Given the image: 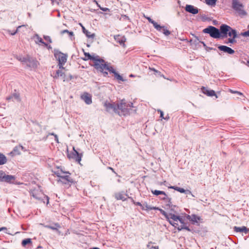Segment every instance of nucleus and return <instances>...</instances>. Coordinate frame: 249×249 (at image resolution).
<instances>
[{
  "label": "nucleus",
  "instance_id": "45",
  "mask_svg": "<svg viewBox=\"0 0 249 249\" xmlns=\"http://www.w3.org/2000/svg\"><path fill=\"white\" fill-rule=\"evenodd\" d=\"M19 149H20V147H18V146H15L12 152L15 154L18 155L20 154Z\"/></svg>",
  "mask_w": 249,
  "mask_h": 249
},
{
  "label": "nucleus",
  "instance_id": "22",
  "mask_svg": "<svg viewBox=\"0 0 249 249\" xmlns=\"http://www.w3.org/2000/svg\"><path fill=\"white\" fill-rule=\"evenodd\" d=\"M160 28L156 29L158 31L162 33L165 36H168L171 34L170 31H169L166 27L164 26H160Z\"/></svg>",
  "mask_w": 249,
  "mask_h": 249
},
{
  "label": "nucleus",
  "instance_id": "52",
  "mask_svg": "<svg viewBox=\"0 0 249 249\" xmlns=\"http://www.w3.org/2000/svg\"><path fill=\"white\" fill-rule=\"evenodd\" d=\"M51 135H53L54 136V139H55V141L57 142H58V136L57 135L55 134L54 133H51L50 134Z\"/></svg>",
  "mask_w": 249,
  "mask_h": 249
},
{
  "label": "nucleus",
  "instance_id": "38",
  "mask_svg": "<svg viewBox=\"0 0 249 249\" xmlns=\"http://www.w3.org/2000/svg\"><path fill=\"white\" fill-rule=\"evenodd\" d=\"M177 229L178 231H181L183 229H185L189 231H191L192 230L189 228V227L185 225V224L184 225H182L180 226V227H177Z\"/></svg>",
  "mask_w": 249,
  "mask_h": 249
},
{
  "label": "nucleus",
  "instance_id": "32",
  "mask_svg": "<svg viewBox=\"0 0 249 249\" xmlns=\"http://www.w3.org/2000/svg\"><path fill=\"white\" fill-rule=\"evenodd\" d=\"M169 188L174 189L176 191H177L181 193H184L186 192V190L183 188H180L175 186H171L169 187Z\"/></svg>",
  "mask_w": 249,
  "mask_h": 249
},
{
  "label": "nucleus",
  "instance_id": "64",
  "mask_svg": "<svg viewBox=\"0 0 249 249\" xmlns=\"http://www.w3.org/2000/svg\"><path fill=\"white\" fill-rule=\"evenodd\" d=\"M129 77H136V75H134L133 74H131L129 75Z\"/></svg>",
  "mask_w": 249,
  "mask_h": 249
},
{
  "label": "nucleus",
  "instance_id": "8",
  "mask_svg": "<svg viewBox=\"0 0 249 249\" xmlns=\"http://www.w3.org/2000/svg\"><path fill=\"white\" fill-rule=\"evenodd\" d=\"M16 178L13 175H6L2 170L0 171V182H5L7 183H13L15 180Z\"/></svg>",
  "mask_w": 249,
  "mask_h": 249
},
{
  "label": "nucleus",
  "instance_id": "24",
  "mask_svg": "<svg viewBox=\"0 0 249 249\" xmlns=\"http://www.w3.org/2000/svg\"><path fill=\"white\" fill-rule=\"evenodd\" d=\"M187 218L188 220L192 221L193 223H198V220L200 219V217L196 216L195 214L187 215Z\"/></svg>",
  "mask_w": 249,
  "mask_h": 249
},
{
  "label": "nucleus",
  "instance_id": "41",
  "mask_svg": "<svg viewBox=\"0 0 249 249\" xmlns=\"http://www.w3.org/2000/svg\"><path fill=\"white\" fill-rule=\"evenodd\" d=\"M4 231L5 233L8 234H10V235H14V234H16L18 233V232H16L14 233H10L9 232H8L7 231V228L6 227H4L0 228V231Z\"/></svg>",
  "mask_w": 249,
  "mask_h": 249
},
{
  "label": "nucleus",
  "instance_id": "28",
  "mask_svg": "<svg viewBox=\"0 0 249 249\" xmlns=\"http://www.w3.org/2000/svg\"><path fill=\"white\" fill-rule=\"evenodd\" d=\"M45 227L48 228V229H50L53 230L58 231V228H60V226L58 223H56L54 224V226L46 225V226H45Z\"/></svg>",
  "mask_w": 249,
  "mask_h": 249
},
{
  "label": "nucleus",
  "instance_id": "56",
  "mask_svg": "<svg viewBox=\"0 0 249 249\" xmlns=\"http://www.w3.org/2000/svg\"><path fill=\"white\" fill-rule=\"evenodd\" d=\"M149 69L151 70V71H154L155 72H159V75H160V72L159 71H157L156 70L155 68H149Z\"/></svg>",
  "mask_w": 249,
  "mask_h": 249
},
{
  "label": "nucleus",
  "instance_id": "54",
  "mask_svg": "<svg viewBox=\"0 0 249 249\" xmlns=\"http://www.w3.org/2000/svg\"><path fill=\"white\" fill-rule=\"evenodd\" d=\"M21 26H19L15 32L11 33L10 34L12 36L15 35L18 32V29L21 28Z\"/></svg>",
  "mask_w": 249,
  "mask_h": 249
},
{
  "label": "nucleus",
  "instance_id": "4",
  "mask_svg": "<svg viewBox=\"0 0 249 249\" xmlns=\"http://www.w3.org/2000/svg\"><path fill=\"white\" fill-rule=\"evenodd\" d=\"M54 56L58 61V66L60 69H64L63 66L66 63L68 55L58 50H54Z\"/></svg>",
  "mask_w": 249,
  "mask_h": 249
},
{
  "label": "nucleus",
  "instance_id": "33",
  "mask_svg": "<svg viewBox=\"0 0 249 249\" xmlns=\"http://www.w3.org/2000/svg\"><path fill=\"white\" fill-rule=\"evenodd\" d=\"M152 193L155 195V196H159V195H165V193L164 191H159V190H152L151 191Z\"/></svg>",
  "mask_w": 249,
  "mask_h": 249
},
{
  "label": "nucleus",
  "instance_id": "9",
  "mask_svg": "<svg viewBox=\"0 0 249 249\" xmlns=\"http://www.w3.org/2000/svg\"><path fill=\"white\" fill-rule=\"evenodd\" d=\"M58 182H61L63 184L72 183L73 182V179L70 176V175H62L60 178L57 180Z\"/></svg>",
  "mask_w": 249,
  "mask_h": 249
},
{
  "label": "nucleus",
  "instance_id": "21",
  "mask_svg": "<svg viewBox=\"0 0 249 249\" xmlns=\"http://www.w3.org/2000/svg\"><path fill=\"white\" fill-rule=\"evenodd\" d=\"M114 113L119 116H125L129 114V110H112Z\"/></svg>",
  "mask_w": 249,
  "mask_h": 249
},
{
  "label": "nucleus",
  "instance_id": "3",
  "mask_svg": "<svg viewBox=\"0 0 249 249\" xmlns=\"http://www.w3.org/2000/svg\"><path fill=\"white\" fill-rule=\"evenodd\" d=\"M204 34H208L210 36L214 38H222V31L217 28L213 26H209L207 28L204 29L202 31Z\"/></svg>",
  "mask_w": 249,
  "mask_h": 249
},
{
  "label": "nucleus",
  "instance_id": "44",
  "mask_svg": "<svg viewBox=\"0 0 249 249\" xmlns=\"http://www.w3.org/2000/svg\"><path fill=\"white\" fill-rule=\"evenodd\" d=\"M145 207L146 208V210H156L159 209V207L150 206L147 205L146 203H145Z\"/></svg>",
  "mask_w": 249,
  "mask_h": 249
},
{
  "label": "nucleus",
  "instance_id": "60",
  "mask_svg": "<svg viewBox=\"0 0 249 249\" xmlns=\"http://www.w3.org/2000/svg\"><path fill=\"white\" fill-rule=\"evenodd\" d=\"M69 32V31H68V30H64L62 31L61 33L62 34H64V33L68 34Z\"/></svg>",
  "mask_w": 249,
  "mask_h": 249
},
{
  "label": "nucleus",
  "instance_id": "31",
  "mask_svg": "<svg viewBox=\"0 0 249 249\" xmlns=\"http://www.w3.org/2000/svg\"><path fill=\"white\" fill-rule=\"evenodd\" d=\"M115 39L119 43L120 45H124L125 38L124 37H121L120 38L119 36L115 37Z\"/></svg>",
  "mask_w": 249,
  "mask_h": 249
},
{
  "label": "nucleus",
  "instance_id": "13",
  "mask_svg": "<svg viewBox=\"0 0 249 249\" xmlns=\"http://www.w3.org/2000/svg\"><path fill=\"white\" fill-rule=\"evenodd\" d=\"M6 100L9 101H13V102H18L20 101L19 95L18 93L16 90H15V92L13 93H12L9 96L6 97Z\"/></svg>",
  "mask_w": 249,
  "mask_h": 249
},
{
  "label": "nucleus",
  "instance_id": "2",
  "mask_svg": "<svg viewBox=\"0 0 249 249\" xmlns=\"http://www.w3.org/2000/svg\"><path fill=\"white\" fill-rule=\"evenodd\" d=\"M220 30L222 31V38H226L228 36L230 37H237L236 30L227 24H221Z\"/></svg>",
  "mask_w": 249,
  "mask_h": 249
},
{
  "label": "nucleus",
  "instance_id": "57",
  "mask_svg": "<svg viewBox=\"0 0 249 249\" xmlns=\"http://www.w3.org/2000/svg\"><path fill=\"white\" fill-rule=\"evenodd\" d=\"M22 57V56H21V55H18H18H17V57H16L18 61H20V62H21V61Z\"/></svg>",
  "mask_w": 249,
  "mask_h": 249
},
{
  "label": "nucleus",
  "instance_id": "42",
  "mask_svg": "<svg viewBox=\"0 0 249 249\" xmlns=\"http://www.w3.org/2000/svg\"><path fill=\"white\" fill-rule=\"evenodd\" d=\"M156 210H159L160 213L165 216V217L167 220L168 215H169V213H167L166 212H165L164 210H163L161 209H160L159 208V209H156Z\"/></svg>",
  "mask_w": 249,
  "mask_h": 249
},
{
  "label": "nucleus",
  "instance_id": "62",
  "mask_svg": "<svg viewBox=\"0 0 249 249\" xmlns=\"http://www.w3.org/2000/svg\"><path fill=\"white\" fill-rule=\"evenodd\" d=\"M151 249H159L158 246H152L150 248Z\"/></svg>",
  "mask_w": 249,
  "mask_h": 249
},
{
  "label": "nucleus",
  "instance_id": "27",
  "mask_svg": "<svg viewBox=\"0 0 249 249\" xmlns=\"http://www.w3.org/2000/svg\"><path fill=\"white\" fill-rule=\"evenodd\" d=\"M125 196L126 195L123 194V193H119L115 195V198L117 200L125 201L126 200V198L125 197Z\"/></svg>",
  "mask_w": 249,
  "mask_h": 249
},
{
  "label": "nucleus",
  "instance_id": "48",
  "mask_svg": "<svg viewBox=\"0 0 249 249\" xmlns=\"http://www.w3.org/2000/svg\"><path fill=\"white\" fill-rule=\"evenodd\" d=\"M28 57H29V55H27L26 57H23V56H22L21 62L23 64H26V62H27V59H28Z\"/></svg>",
  "mask_w": 249,
  "mask_h": 249
},
{
  "label": "nucleus",
  "instance_id": "49",
  "mask_svg": "<svg viewBox=\"0 0 249 249\" xmlns=\"http://www.w3.org/2000/svg\"><path fill=\"white\" fill-rule=\"evenodd\" d=\"M57 169L58 170H59L60 171V172L61 173V174H69L70 175L71 174L69 173V172H66V171H64L62 168V167H57Z\"/></svg>",
  "mask_w": 249,
  "mask_h": 249
},
{
  "label": "nucleus",
  "instance_id": "16",
  "mask_svg": "<svg viewBox=\"0 0 249 249\" xmlns=\"http://www.w3.org/2000/svg\"><path fill=\"white\" fill-rule=\"evenodd\" d=\"M61 78L63 81H65L66 75L65 73L62 71V69H59L56 71L55 75L53 76L54 79H57Z\"/></svg>",
  "mask_w": 249,
  "mask_h": 249
},
{
  "label": "nucleus",
  "instance_id": "25",
  "mask_svg": "<svg viewBox=\"0 0 249 249\" xmlns=\"http://www.w3.org/2000/svg\"><path fill=\"white\" fill-rule=\"evenodd\" d=\"M82 31L89 38H93L95 37L94 34H91L90 32L86 29V28L81 25Z\"/></svg>",
  "mask_w": 249,
  "mask_h": 249
},
{
  "label": "nucleus",
  "instance_id": "18",
  "mask_svg": "<svg viewBox=\"0 0 249 249\" xmlns=\"http://www.w3.org/2000/svg\"><path fill=\"white\" fill-rule=\"evenodd\" d=\"M73 152L72 154L71 158L75 160V161L80 162L81 160V158L82 157V154L79 153L77 151H76L74 148H73Z\"/></svg>",
  "mask_w": 249,
  "mask_h": 249
},
{
  "label": "nucleus",
  "instance_id": "55",
  "mask_svg": "<svg viewBox=\"0 0 249 249\" xmlns=\"http://www.w3.org/2000/svg\"><path fill=\"white\" fill-rule=\"evenodd\" d=\"M186 194H189L191 195L192 196L194 197L195 196L193 195V194L192 193V192L189 190H186V192L184 193Z\"/></svg>",
  "mask_w": 249,
  "mask_h": 249
},
{
  "label": "nucleus",
  "instance_id": "37",
  "mask_svg": "<svg viewBox=\"0 0 249 249\" xmlns=\"http://www.w3.org/2000/svg\"><path fill=\"white\" fill-rule=\"evenodd\" d=\"M158 112H160V117L161 118V119H164L165 120H168L169 119L168 114H167L165 117L164 116V113L162 110H158Z\"/></svg>",
  "mask_w": 249,
  "mask_h": 249
},
{
  "label": "nucleus",
  "instance_id": "39",
  "mask_svg": "<svg viewBox=\"0 0 249 249\" xmlns=\"http://www.w3.org/2000/svg\"><path fill=\"white\" fill-rule=\"evenodd\" d=\"M105 70H107L108 71L113 74L116 72L115 70L112 66H109L108 64L107 65Z\"/></svg>",
  "mask_w": 249,
  "mask_h": 249
},
{
  "label": "nucleus",
  "instance_id": "63",
  "mask_svg": "<svg viewBox=\"0 0 249 249\" xmlns=\"http://www.w3.org/2000/svg\"><path fill=\"white\" fill-rule=\"evenodd\" d=\"M230 92H231L232 93H236V92H237V91L233 90L232 89H230Z\"/></svg>",
  "mask_w": 249,
  "mask_h": 249
},
{
  "label": "nucleus",
  "instance_id": "46",
  "mask_svg": "<svg viewBox=\"0 0 249 249\" xmlns=\"http://www.w3.org/2000/svg\"><path fill=\"white\" fill-rule=\"evenodd\" d=\"M94 2H95L97 4V6L103 11L107 12V11H109V9L108 8H104V7H101L100 5L98 4V3H97V2L96 0H94Z\"/></svg>",
  "mask_w": 249,
  "mask_h": 249
},
{
  "label": "nucleus",
  "instance_id": "51",
  "mask_svg": "<svg viewBox=\"0 0 249 249\" xmlns=\"http://www.w3.org/2000/svg\"><path fill=\"white\" fill-rule=\"evenodd\" d=\"M54 174L56 175L57 177H59V178H60V177L62 176L59 170H58L56 171H54Z\"/></svg>",
  "mask_w": 249,
  "mask_h": 249
},
{
  "label": "nucleus",
  "instance_id": "1",
  "mask_svg": "<svg viewBox=\"0 0 249 249\" xmlns=\"http://www.w3.org/2000/svg\"><path fill=\"white\" fill-rule=\"evenodd\" d=\"M107 65V62L101 58L99 56H97V58L93 61V66L97 71L102 72L104 76L106 77L108 75V72L104 71V70L106 69Z\"/></svg>",
  "mask_w": 249,
  "mask_h": 249
},
{
  "label": "nucleus",
  "instance_id": "43",
  "mask_svg": "<svg viewBox=\"0 0 249 249\" xmlns=\"http://www.w3.org/2000/svg\"><path fill=\"white\" fill-rule=\"evenodd\" d=\"M236 38V37H230V38H228V41L226 42L225 43H226V44H228V43L233 44V43H235L236 42V41L235 40Z\"/></svg>",
  "mask_w": 249,
  "mask_h": 249
},
{
  "label": "nucleus",
  "instance_id": "53",
  "mask_svg": "<svg viewBox=\"0 0 249 249\" xmlns=\"http://www.w3.org/2000/svg\"><path fill=\"white\" fill-rule=\"evenodd\" d=\"M178 221H179L180 223H181L182 225H184L185 223L184 221V219L179 216V218Z\"/></svg>",
  "mask_w": 249,
  "mask_h": 249
},
{
  "label": "nucleus",
  "instance_id": "19",
  "mask_svg": "<svg viewBox=\"0 0 249 249\" xmlns=\"http://www.w3.org/2000/svg\"><path fill=\"white\" fill-rule=\"evenodd\" d=\"M202 91L204 94H206L208 96L213 97L215 96L217 98L215 92L213 90L209 89L203 87L202 88Z\"/></svg>",
  "mask_w": 249,
  "mask_h": 249
},
{
  "label": "nucleus",
  "instance_id": "50",
  "mask_svg": "<svg viewBox=\"0 0 249 249\" xmlns=\"http://www.w3.org/2000/svg\"><path fill=\"white\" fill-rule=\"evenodd\" d=\"M248 30L247 31H246L245 32L242 33L241 34L243 36H249V25L248 26Z\"/></svg>",
  "mask_w": 249,
  "mask_h": 249
},
{
  "label": "nucleus",
  "instance_id": "5",
  "mask_svg": "<svg viewBox=\"0 0 249 249\" xmlns=\"http://www.w3.org/2000/svg\"><path fill=\"white\" fill-rule=\"evenodd\" d=\"M231 7L241 17L245 16L247 14L244 9V5L238 0H232Z\"/></svg>",
  "mask_w": 249,
  "mask_h": 249
},
{
  "label": "nucleus",
  "instance_id": "47",
  "mask_svg": "<svg viewBox=\"0 0 249 249\" xmlns=\"http://www.w3.org/2000/svg\"><path fill=\"white\" fill-rule=\"evenodd\" d=\"M43 38L45 40L48 41L50 43H51L52 42V40L50 36H44Z\"/></svg>",
  "mask_w": 249,
  "mask_h": 249
},
{
  "label": "nucleus",
  "instance_id": "29",
  "mask_svg": "<svg viewBox=\"0 0 249 249\" xmlns=\"http://www.w3.org/2000/svg\"><path fill=\"white\" fill-rule=\"evenodd\" d=\"M6 157L2 153H0V165H3L7 162Z\"/></svg>",
  "mask_w": 249,
  "mask_h": 249
},
{
  "label": "nucleus",
  "instance_id": "15",
  "mask_svg": "<svg viewBox=\"0 0 249 249\" xmlns=\"http://www.w3.org/2000/svg\"><path fill=\"white\" fill-rule=\"evenodd\" d=\"M218 49L224 53H227L228 54H232L234 53V51L231 48L225 45H219L218 46Z\"/></svg>",
  "mask_w": 249,
  "mask_h": 249
},
{
  "label": "nucleus",
  "instance_id": "35",
  "mask_svg": "<svg viewBox=\"0 0 249 249\" xmlns=\"http://www.w3.org/2000/svg\"><path fill=\"white\" fill-rule=\"evenodd\" d=\"M32 243L31 239L30 238H26L22 240L21 244L22 246L25 247L27 245L30 244Z\"/></svg>",
  "mask_w": 249,
  "mask_h": 249
},
{
  "label": "nucleus",
  "instance_id": "11",
  "mask_svg": "<svg viewBox=\"0 0 249 249\" xmlns=\"http://www.w3.org/2000/svg\"><path fill=\"white\" fill-rule=\"evenodd\" d=\"M25 65L28 68H36L37 67L38 62L35 58L29 56Z\"/></svg>",
  "mask_w": 249,
  "mask_h": 249
},
{
  "label": "nucleus",
  "instance_id": "61",
  "mask_svg": "<svg viewBox=\"0 0 249 249\" xmlns=\"http://www.w3.org/2000/svg\"><path fill=\"white\" fill-rule=\"evenodd\" d=\"M236 94H237V95H240V96H243V94H242V93H241V92H239V91H237V92H236Z\"/></svg>",
  "mask_w": 249,
  "mask_h": 249
},
{
  "label": "nucleus",
  "instance_id": "10",
  "mask_svg": "<svg viewBox=\"0 0 249 249\" xmlns=\"http://www.w3.org/2000/svg\"><path fill=\"white\" fill-rule=\"evenodd\" d=\"M160 199L163 200L166 203V205L171 210H173V208L176 207V206L172 203L171 198L169 197L166 193L165 195H164V197H160Z\"/></svg>",
  "mask_w": 249,
  "mask_h": 249
},
{
  "label": "nucleus",
  "instance_id": "14",
  "mask_svg": "<svg viewBox=\"0 0 249 249\" xmlns=\"http://www.w3.org/2000/svg\"><path fill=\"white\" fill-rule=\"evenodd\" d=\"M186 12L195 15L198 13V9L192 5L187 4L185 7Z\"/></svg>",
  "mask_w": 249,
  "mask_h": 249
},
{
  "label": "nucleus",
  "instance_id": "30",
  "mask_svg": "<svg viewBox=\"0 0 249 249\" xmlns=\"http://www.w3.org/2000/svg\"><path fill=\"white\" fill-rule=\"evenodd\" d=\"M145 18L148 20V21L153 24V26L155 29L160 28V25L158 24L156 21L153 20L149 17H145Z\"/></svg>",
  "mask_w": 249,
  "mask_h": 249
},
{
  "label": "nucleus",
  "instance_id": "23",
  "mask_svg": "<svg viewBox=\"0 0 249 249\" xmlns=\"http://www.w3.org/2000/svg\"><path fill=\"white\" fill-rule=\"evenodd\" d=\"M83 51L84 52V54L86 57V58H84L83 59L84 60H92L93 61H94V60L97 58V56L98 55H91L89 53H87V52H85L84 51V50L83 49Z\"/></svg>",
  "mask_w": 249,
  "mask_h": 249
},
{
  "label": "nucleus",
  "instance_id": "7",
  "mask_svg": "<svg viewBox=\"0 0 249 249\" xmlns=\"http://www.w3.org/2000/svg\"><path fill=\"white\" fill-rule=\"evenodd\" d=\"M111 109H127V107H134L133 103L128 102L125 99H122L120 103H117L115 106L112 104H110Z\"/></svg>",
  "mask_w": 249,
  "mask_h": 249
},
{
  "label": "nucleus",
  "instance_id": "40",
  "mask_svg": "<svg viewBox=\"0 0 249 249\" xmlns=\"http://www.w3.org/2000/svg\"><path fill=\"white\" fill-rule=\"evenodd\" d=\"M114 75L115 77L118 80H120L122 81H124L125 80L117 72H116L115 73H114Z\"/></svg>",
  "mask_w": 249,
  "mask_h": 249
},
{
  "label": "nucleus",
  "instance_id": "36",
  "mask_svg": "<svg viewBox=\"0 0 249 249\" xmlns=\"http://www.w3.org/2000/svg\"><path fill=\"white\" fill-rule=\"evenodd\" d=\"M128 198L130 199L131 201V202L135 205L140 206L141 207L142 209V210H145L143 206L139 202H135L134 199L131 197H128Z\"/></svg>",
  "mask_w": 249,
  "mask_h": 249
},
{
  "label": "nucleus",
  "instance_id": "12",
  "mask_svg": "<svg viewBox=\"0 0 249 249\" xmlns=\"http://www.w3.org/2000/svg\"><path fill=\"white\" fill-rule=\"evenodd\" d=\"M179 216L176 215L174 214L169 213V215H168L167 220L169 221L170 224H171L173 226L175 227V228H177V226H178V224L173 222L171 219L173 220L174 221H178Z\"/></svg>",
  "mask_w": 249,
  "mask_h": 249
},
{
  "label": "nucleus",
  "instance_id": "17",
  "mask_svg": "<svg viewBox=\"0 0 249 249\" xmlns=\"http://www.w3.org/2000/svg\"><path fill=\"white\" fill-rule=\"evenodd\" d=\"M81 98L87 104L89 105L92 103L91 96L87 92L84 93Z\"/></svg>",
  "mask_w": 249,
  "mask_h": 249
},
{
  "label": "nucleus",
  "instance_id": "58",
  "mask_svg": "<svg viewBox=\"0 0 249 249\" xmlns=\"http://www.w3.org/2000/svg\"><path fill=\"white\" fill-rule=\"evenodd\" d=\"M68 34L70 36H74V34H73V32H71V31H69L68 33Z\"/></svg>",
  "mask_w": 249,
  "mask_h": 249
},
{
  "label": "nucleus",
  "instance_id": "59",
  "mask_svg": "<svg viewBox=\"0 0 249 249\" xmlns=\"http://www.w3.org/2000/svg\"><path fill=\"white\" fill-rule=\"evenodd\" d=\"M18 147H20V149H21L22 150L24 151H26V149L23 146L19 145H18Z\"/></svg>",
  "mask_w": 249,
  "mask_h": 249
},
{
  "label": "nucleus",
  "instance_id": "6",
  "mask_svg": "<svg viewBox=\"0 0 249 249\" xmlns=\"http://www.w3.org/2000/svg\"><path fill=\"white\" fill-rule=\"evenodd\" d=\"M32 196L36 199L41 200L44 203L46 200V204H48L49 202V197L43 194L41 191L38 190H33L31 193Z\"/></svg>",
  "mask_w": 249,
  "mask_h": 249
},
{
  "label": "nucleus",
  "instance_id": "20",
  "mask_svg": "<svg viewBox=\"0 0 249 249\" xmlns=\"http://www.w3.org/2000/svg\"><path fill=\"white\" fill-rule=\"evenodd\" d=\"M234 231L236 232H244L245 233H248V228L245 226L233 227Z\"/></svg>",
  "mask_w": 249,
  "mask_h": 249
},
{
  "label": "nucleus",
  "instance_id": "34",
  "mask_svg": "<svg viewBox=\"0 0 249 249\" xmlns=\"http://www.w3.org/2000/svg\"><path fill=\"white\" fill-rule=\"evenodd\" d=\"M217 0H205V3L211 6H214L216 5Z\"/></svg>",
  "mask_w": 249,
  "mask_h": 249
},
{
  "label": "nucleus",
  "instance_id": "26",
  "mask_svg": "<svg viewBox=\"0 0 249 249\" xmlns=\"http://www.w3.org/2000/svg\"><path fill=\"white\" fill-rule=\"evenodd\" d=\"M34 37L35 39V42L36 43H40L45 46H48V44L43 40V39L39 36L38 34H35Z\"/></svg>",
  "mask_w": 249,
  "mask_h": 249
}]
</instances>
